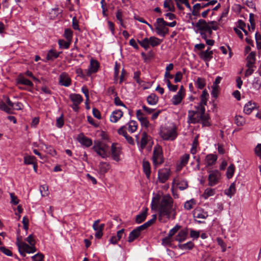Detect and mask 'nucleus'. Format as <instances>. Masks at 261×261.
I'll return each instance as SVG.
<instances>
[{
    "label": "nucleus",
    "instance_id": "de8ad7c7",
    "mask_svg": "<svg viewBox=\"0 0 261 261\" xmlns=\"http://www.w3.org/2000/svg\"><path fill=\"white\" fill-rule=\"evenodd\" d=\"M197 87L200 89H202L205 85V81L203 79L198 77L195 82Z\"/></svg>",
    "mask_w": 261,
    "mask_h": 261
},
{
    "label": "nucleus",
    "instance_id": "c85d7f7f",
    "mask_svg": "<svg viewBox=\"0 0 261 261\" xmlns=\"http://www.w3.org/2000/svg\"><path fill=\"white\" fill-rule=\"evenodd\" d=\"M255 61V54L254 52H251L247 57L246 66H254V64Z\"/></svg>",
    "mask_w": 261,
    "mask_h": 261
},
{
    "label": "nucleus",
    "instance_id": "09e8293b",
    "mask_svg": "<svg viewBox=\"0 0 261 261\" xmlns=\"http://www.w3.org/2000/svg\"><path fill=\"white\" fill-rule=\"evenodd\" d=\"M180 226L176 225L173 228L170 230L168 236L172 238V237L179 230Z\"/></svg>",
    "mask_w": 261,
    "mask_h": 261
},
{
    "label": "nucleus",
    "instance_id": "c756f323",
    "mask_svg": "<svg viewBox=\"0 0 261 261\" xmlns=\"http://www.w3.org/2000/svg\"><path fill=\"white\" fill-rule=\"evenodd\" d=\"M140 234V232H139L136 229H134L129 234L128 242L129 243L133 242L135 239L138 238Z\"/></svg>",
    "mask_w": 261,
    "mask_h": 261
},
{
    "label": "nucleus",
    "instance_id": "a18cd8bd",
    "mask_svg": "<svg viewBox=\"0 0 261 261\" xmlns=\"http://www.w3.org/2000/svg\"><path fill=\"white\" fill-rule=\"evenodd\" d=\"M208 214L206 212H204L203 211H199L198 213H195L194 214V217L195 218H199V219H206L208 217Z\"/></svg>",
    "mask_w": 261,
    "mask_h": 261
},
{
    "label": "nucleus",
    "instance_id": "f257e3e1",
    "mask_svg": "<svg viewBox=\"0 0 261 261\" xmlns=\"http://www.w3.org/2000/svg\"><path fill=\"white\" fill-rule=\"evenodd\" d=\"M176 209L177 205L174 203L172 197L169 194L164 195L158 204L159 221L165 223L170 219H175L177 214Z\"/></svg>",
    "mask_w": 261,
    "mask_h": 261
},
{
    "label": "nucleus",
    "instance_id": "b1692460",
    "mask_svg": "<svg viewBox=\"0 0 261 261\" xmlns=\"http://www.w3.org/2000/svg\"><path fill=\"white\" fill-rule=\"evenodd\" d=\"M217 159L216 155L213 154H210L206 155L205 158V162L207 166H210L215 164Z\"/></svg>",
    "mask_w": 261,
    "mask_h": 261
},
{
    "label": "nucleus",
    "instance_id": "6ab92c4d",
    "mask_svg": "<svg viewBox=\"0 0 261 261\" xmlns=\"http://www.w3.org/2000/svg\"><path fill=\"white\" fill-rule=\"evenodd\" d=\"M111 152L113 159L116 161H119V155L121 153V149L119 147H117L116 144L113 143L111 146Z\"/></svg>",
    "mask_w": 261,
    "mask_h": 261
},
{
    "label": "nucleus",
    "instance_id": "79ce46f5",
    "mask_svg": "<svg viewBox=\"0 0 261 261\" xmlns=\"http://www.w3.org/2000/svg\"><path fill=\"white\" fill-rule=\"evenodd\" d=\"M71 41L67 40L65 41L64 40H59L58 43L60 48H68L70 44Z\"/></svg>",
    "mask_w": 261,
    "mask_h": 261
},
{
    "label": "nucleus",
    "instance_id": "4468645a",
    "mask_svg": "<svg viewBox=\"0 0 261 261\" xmlns=\"http://www.w3.org/2000/svg\"><path fill=\"white\" fill-rule=\"evenodd\" d=\"M165 21L164 20L163 18H158L156 20V22L155 24V30L156 33L160 35L163 33V30L165 27H166V24H165L164 22Z\"/></svg>",
    "mask_w": 261,
    "mask_h": 261
},
{
    "label": "nucleus",
    "instance_id": "5701e85b",
    "mask_svg": "<svg viewBox=\"0 0 261 261\" xmlns=\"http://www.w3.org/2000/svg\"><path fill=\"white\" fill-rule=\"evenodd\" d=\"M256 107V103L255 102H252L251 101L248 102L244 108V112L245 114L249 115L250 114L253 110Z\"/></svg>",
    "mask_w": 261,
    "mask_h": 261
},
{
    "label": "nucleus",
    "instance_id": "6e6d98bb",
    "mask_svg": "<svg viewBox=\"0 0 261 261\" xmlns=\"http://www.w3.org/2000/svg\"><path fill=\"white\" fill-rule=\"evenodd\" d=\"M64 124L63 120V116L62 115L60 117L57 118L56 122V126L58 128H61Z\"/></svg>",
    "mask_w": 261,
    "mask_h": 261
},
{
    "label": "nucleus",
    "instance_id": "603ef678",
    "mask_svg": "<svg viewBox=\"0 0 261 261\" xmlns=\"http://www.w3.org/2000/svg\"><path fill=\"white\" fill-rule=\"evenodd\" d=\"M40 191L42 196H45L48 195V186L43 185L40 186Z\"/></svg>",
    "mask_w": 261,
    "mask_h": 261
},
{
    "label": "nucleus",
    "instance_id": "680f3d73",
    "mask_svg": "<svg viewBox=\"0 0 261 261\" xmlns=\"http://www.w3.org/2000/svg\"><path fill=\"white\" fill-rule=\"evenodd\" d=\"M10 197H11V203L14 205H17L19 200L17 198V197L14 195V193H10Z\"/></svg>",
    "mask_w": 261,
    "mask_h": 261
},
{
    "label": "nucleus",
    "instance_id": "f704fd0d",
    "mask_svg": "<svg viewBox=\"0 0 261 261\" xmlns=\"http://www.w3.org/2000/svg\"><path fill=\"white\" fill-rule=\"evenodd\" d=\"M147 216V210L145 211L141 212L140 214L136 216V222L137 223H141L143 222Z\"/></svg>",
    "mask_w": 261,
    "mask_h": 261
},
{
    "label": "nucleus",
    "instance_id": "e433bc0d",
    "mask_svg": "<svg viewBox=\"0 0 261 261\" xmlns=\"http://www.w3.org/2000/svg\"><path fill=\"white\" fill-rule=\"evenodd\" d=\"M110 166L109 164L101 162L99 165V169L101 174H105L109 170Z\"/></svg>",
    "mask_w": 261,
    "mask_h": 261
},
{
    "label": "nucleus",
    "instance_id": "0e129e2a",
    "mask_svg": "<svg viewBox=\"0 0 261 261\" xmlns=\"http://www.w3.org/2000/svg\"><path fill=\"white\" fill-rule=\"evenodd\" d=\"M257 47L261 49V35L256 33L255 36Z\"/></svg>",
    "mask_w": 261,
    "mask_h": 261
},
{
    "label": "nucleus",
    "instance_id": "7ed1b4c3",
    "mask_svg": "<svg viewBox=\"0 0 261 261\" xmlns=\"http://www.w3.org/2000/svg\"><path fill=\"white\" fill-rule=\"evenodd\" d=\"M160 135L164 140L173 141L177 136V128L173 124L162 127L161 128Z\"/></svg>",
    "mask_w": 261,
    "mask_h": 261
},
{
    "label": "nucleus",
    "instance_id": "49530a36",
    "mask_svg": "<svg viewBox=\"0 0 261 261\" xmlns=\"http://www.w3.org/2000/svg\"><path fill=\"white\" fill-rule=\"evenodd\" d=\"M173 241V240L172 238L169 237V236H167L166 237L162 239V244L165 246H170Z\"/></svg>",
    "mask_w": 261,
    "mask_h": 261
},
{
    "label": "nucleus",
    "instance_id": "4d7b16f0",
    "mask_svg": "<svg viewBox=\"0 0 261 261\" xmlns=\"http://www.w3.org/2000/svg\"><path fill=\"white\" fill-rule=\"evenodd\" d=\"M219 91V86H212V95L213 97L216 98L218 96V94Z\"/></svg>",
    "mask_w": 261,
    "mask_h": 261
},
{
    "label": "nucleus",
    "instance_id": "473e14b6",
    "mask_svg": "<svg viewBox=\"0 0 261 261\" xmlns=\"http://www.w3.org/2000/svg\"><path fill=\"white\" fill-rule=\"evenodd\" d=\"M184 97V95L177 93L176 94L173 96L171 99L172 104L175 106L179 104L181 102Z\"/></svg>",
    "mask_w": 261,
    "mask_h": 261
},
{
    "label": "nucleus",
    "instance_id": "dca6fc26",
    "mask_svg": "<svg viewBox=\"0 0 261 261\" xmlns=\"http://www.w3.org/2000/svg\"><path fill=\"white\" fill-rule=\"evenodd\" d=\"M78 141L83 145L88 147L92 144V141L91 139L85 136L83 133H81L77 137Z\"/></svg>",
    "mask_w": 261,
    "mask_h": 261
},
{
    "label": "nucleus",
    "instance_id": "0eeeda50",
    "mask_svg": "<svg viewBox=\"0 0 261 261\" xmlns=\"http://www.w3.org/2000/svg\"><path fill=\"white\" fill-rule=\"evenodd\" d=\"M208 172V185L214 186L218 183L220 179L221 173L217 170L210 171Z\"/></svg>",
    "mask_w": 261,
    "mask_h": 261
},
{
    "label": "nucleus",
    "instance_id": "bb28decb",
    "mask_svg": "<svg viewBox=\"0 0 261 261\" xmlns=\"http://www.w3.org/2000/svg\"><path fill=\"white\" fill-rule=\"evenodd\" d=\"M125 126H127L126 129H127L129 132L133 133L136 132L137 129L138 123L135 120H130Z\"/></svg>",
    "mask_w": 261,
    "mask_h": 261
},
{
    "label": "nucleus",
    "instance_id": "1a4fd4ad",
    "mask_svg": "<svg viewBox=\"0 0 261 261\" xmlns=\"http://www.w3.org/2000/svg\"><path fill=\"white\" fill-rule=\"evenodd\" d=\"M99 220L95 221L92 226L93 229L96 231L95 237L97 239H100L102 237L103 235L102 231L105 226L104 224H101L99 225Z\"/></svg>",
    "mask_w": 261,
    "mask_h": 261
},
{
    "label": "nucleus",
    "instance_id": "39448f33",
    "mask_svg": "<svg viewBox=\"0 0 261 261\" xmlns=\"http://www.w3.org/2000/svg\"><path fill=\"white\" fill-rule=\"evenodd\" d=\"M137 41L142 47L147 50L149 48V45L153 47L159 45L162 42V40L156 37L151 36L149 38L146 37L141 41L138 39Z\"/></svg>",
    "mask_w": 261,
    "mask_h": 261
},
{
    "label": "nucleus",
    "instance_id": "4be33fe9",
    "mask_svg": "<svg viewBox=\"0 0 261 261\" xmlns=\"http://www.w3.org/2000/svg\"><path fill=\"white\" fill-rule=\"evenodd\" d=\"M210 48L208 47L205 51H202L199 55L201 58L205 61H208L213 58V51L210 50Z\"/></svg>",
    "mask_w": 261,
    "mask_h": 261
},
{
    "label": "nucleus",
    "instance_id": "423d86ee",
    "mask_svg": "<svg viewBox=\"0 0 261 261\" xmlns=\"http://www.w3.org/2000/svg\"><path fill=\"white\" fill-rule=\"evenodd\" d=\"M153 163L155 166L161 165L164 162V158L162 148L159 146L154 147L152 156Z\"/></svg>",
    "mask_w": 261,
    "mask_h": 261
},
{
    "label": "nucleus",
    "instance_id": "ea45409f",
    "mask_svg": "<svg viewBox=\"0 0 261 261\" xmlns=\"http://www.w3.org/2000/svg\"><path fill=\"white\" fill-rule=\"evenodd\" d=\"M193 246H194V244L191 241H190L187 243H185V244H179L178 245V247L179 248H180L181 249H185V250H186V249L190 250L193 248Z\"/></svg>",
    "mask_w": 261,
    "mask_h": 261
},
{
    "label": "nucleus",
    "instance_id": "f8f14e48",
    "mask_svg": "<svg viewBox=\"0 0 261 261\" xmlns=\"http://www.w3.org/2000/svg\"><path fill=\"white\" fill-rule=\"evenodd\" d=\"M196 111H192L190 110L188 112V118L189 120L193 123H195L199 121V119L198 118L199 113H200V109L198 108V107H196Z\"/></svg>",
    "mask_w": 261,
    "mask_h": 261
},
{
    "label": "nucleus",
    "instance_id": "864d4df0",
    "mask_svg": "<svg viewBox=\"0 0 261 261\" xmlns=\"http://www.w3.org/2000/svg\"><path fill=\"white\" fill-rule=\"evenodd\" d=\"M194 204H195V202L193 199L187 201L184 204V207L187 210H190L193 208Z\"/></svg>",
    "mask_w": 261,
    "mask_h": 261
},
{
    "label": "nucleus",
    "instance_id": "f03ea898",
    "mask_svg": "<svg viewBox=\"0 0 261 261\" xmlns=\"http://www.w3.org/2000/svg\"><path fill=\"white\" fill-rule=\"evenodd\" d=\"M195 27L197 28L196 32L199 33L203 39H206V38H211L213 30L217 31L219 29V24L217 21L207 22L202 19L198 20Z\"/></svg>",
    "mask_w": 261,
    "mask_h": 261
},
{
    "label": "nucleus",
    "instance_id": "cd10ccee",
    "mask_svg": "<svg viewBox=\"0 0 261 261\" xmlns=\"http://www.w3.org/2000/svg\"><path fill=\"white\" fill-rule=\"evenodd\" d=\"M99 67V63L98 62L92 59L90 61V67L89 70V72L95 73L97 72Z\"/></svg>",
    "mask_w": 261,
    "mask_h": 261
},
{
    "label": "nucleus",
    "instance_id": "f3484780",
    "mask_svg": "<svg viewBox=\"0 0 261 261\" xmlns=\"http://www.w3.org/2000/svg\"><path fill=\"white\" fill-rule=\"evenodd\" d=\"M123 113L120 110L114 111L110 117L111 122L113 123L117 122L122 116Z\"/></svg>",
    "mask_w": 261,
    "mask_h": 261
},
{
    "label": "nucleus",
    "instance_id": "412c9836",
    "mask_svg": "<svg viewBox=\"0 0 261 261\" xmlns=\"http://www.w3.org/2000/svg\"><path fill=\"white\" fill-rule=\"evenodd\" d=\"M187 235V229H182L179 231L175 238V240L179 242H182L186 239Z\"/></svg>",
    "mask_w": 261,
    "mask_h": 261
},
{
    "label": "nucleus",
    "instance_id": "6e6552de",
    "mask_svg": "<svg viewBox=\"0 0 261 261\" xmlns=\"http://www.w3.org/2000/svg\"><path fill=\"white\" fill-rule=\"evenodd\" d=\"M16 245L21 250L26 252L27 253H33L37 250L34 245H29L24 242H21L18 241L17 242Z\"/></svg>",
    "mask_w": 261,
    "mask_h": 261
},
{
    "label": "nucleus",
    "instance_id": "7c9ffc66",
    "mask_svg": "<svg viewBox=\"0 0 261 261\" xmlns=\"http://www.w3.org/2000/svg\"><path fill=\"white\" fill-rule=\"evenodd\" d=\"M60 53H57L55 50L50 49L48 51L47 56L46 59L47 60H54V59L57 58Z\"/></svg>",
    "mask_w": 261,
    "mask_h": 261
},
{
    "label": "nucleus",
    "instance_id": "a878e982",
    "mask_svg": "<svg viewBox=\"0 0 261 261\" xmlns=\"http://www.w3.org/2000/svg\"><path fill=\"white\" fill-rule=\"evenodd\" d=\"M69 98L73 103L75 104H80L83 100L82 96L78 94H71Z\"/></svg>",
    "mask_w": 261,
    "mask_h": 261
},
{
    "label": "nucleus",
    "instance_id": "2f4dec72",
    "mask_svg": "<svg viewBox=\"0 0 261 261\" xmlns=\"http://www.w3.org/2000/svg\"><path fill=\"white\" fill-rule=\"evenodd\" d=\"M143 169L144 172L146 174L147 177L148 178L150 175V164L148 161H143Z\"/></svg>",
    "mask_w": 261,
    "mask_h": 261
},
{
    "label": "nucleus",
    "instance_id": "aec40b11",
    "mask_svg": "<svg viewBox=\"0 0 261 261\" xmlns=\"http://www.w3.org/2000/svg\"><path fill=\"white\" fill-rule=\"evenodd\" d=\"M208 96L209 95L207 92L205 90H204L202 92V94L200 96V102L197 106L198 108L201 109L202 108H204V106L206 105Z\"/></svg>",
    "mask_w": 261,
    "mask_h": 261
},
{
    "label": "nucleus",
    "instance_id": "052dcab7",
    "mask_svg": "<svg viewBox=\"0 0 261 261\" xmlns=\"http://www.w3.org/2000/svg\"><path fill=\"white\" fill-rule=\"evenodd\" d=\"M0 251L7 256H12V252L9 249L5 248V247L0 246Z\"/></svg>",
    "mask_w": 261,
    "mask_h": 261
},
{
    "label": "nucleus",
    "instance_id": "bf43d9fd",
    "mask_svg": "<svg viewBox=\"0 0 261 261\" xmlns=\"http://www.w3.org/2000/svg\"><path fill=\"white\" fill-rule=\"evenodd\" d=\"M190 234L191 238H193L194 239H197L200 236V231L191 229Z\"/></svg>",
    "mask_w": 261,
    "mask_h": 261
},
{
    "label": "nucleus",
    "instance_id": "9d476101",
    "mask_svg": "<svg viewBox=\"0 0 261 261\" xmlns=\"http://www.w3.org/2000/svg\"><path fill=\"white\" fill-rule=\"evenodd\" d=\"M170 170L168 168H164L159 170L158 179L160 182L165 183L169 178Z\"/></svg>",
    "mask_w": 261,
    "mask_h": 261
},
{
    "label": "nucleus",
    "instance_id": "4c0bfd02",
    "mask_svg": "<svg viewBox=\"0 0 261 261\" xmlns=\"http://www.w3.org/2000/svg\"><path fill=\"white\" fill-rule=\"evenodd\" d=\"M36 158L34 156L27 155L24 157V164L33 165L35 163Z\"/></svg>",
    "mask_w": 261,
    "mask_h": 261
},
{
    "label": "nucleus",
    "instance_id": "5fc2aeb1",
    "mask_svg": "<svg viewBox=\"0 0 261 261\" xmlns=\"http://www.w3.org/2000/svg\"><path fill=\"white\" fill-rule=\"evenodd\" d=\"M64 37L68 40L71 41L72 37V31L69 29H66L64 32Z\"/></svg>",
    "mask_w": 261,
    "mask_h": 261
},
{
    "label": "nucleus",
    "instance_id": "a211bd4d",
    "mask_svg": "<svg viewBox=\"0 0 261 261\" xmlns=\"http://www.w3.org/2000/svg\"><path fill=\"white\" fill-rule=\"evenodd\" d=\"M16 83L17 85H24L25 86H30L32 87L33 86V83L30 81L29 80L25 78L24 76L20 74L18 75V77L16 79Z\"/></svg>",
    "mask_w": 261,
    "mask_h": 261
},
{
    "label": "nucleus",
    "instance_id": "774afa93",
    "mask_svg": "<svg viewBox=\"0 0 261 261\" xmlns=\"http://www.w3.org/2000/svg\"><path fill=\"white\" fill-rule=\"evenodd\" d=\"M92 113L93 116L98 119H100L101 118V114L100 112L96 108H93L92 110Z\"/></svg>",
    "mask_w": 261,
    "mask_h": 261
},
{
    "label": "nucleus",
    "instance_id": "37998d69",
    "mask_svg": "<svg viewBox=\"0 0 261 261\" xmlns=\"http://www.w3.org/2000/svg\"><path fill=\"white\" fill-rule=\"evenodd\" d=\"M147 134L146 132H143L142 134V137L141 140V147L142 149H143L145 147L146 145L147 144Z\"/></svg>",
    "mask_w": 261,
    "mask_h": 261
},
{
    "label": "nucleus",
    "instance_id": "c9c22d12",
    "mask_svg": "<svg viewBox=\"0 0 261 261\" xmlns=\"http://www.w3.org/2000/svg\"><path fill=\"white\" fill-rule=\"evenodd\" d=\"M163 6L165 8H167L169 11L174 12L175 11V7L172 0H165Z\"/></svg>",
    "mask_w": 261,
    "mask_h": 261
},
{
    "label": "nucleus",
    "instance_id": "13d9d810",
    "mask_svg": "<svg viewBox=\"0 0 261 261\" xmlns=\"http://www.w3.org/2000/svg\"><path fill=\"white\" fill-rule=\"evenodd\" d=\"M114 103L115 105L117 106H122L125 108H127L126 106L122 102V101L120 100L119 97L117 96H115L114 98Z\"/></svg>",
    "mask_w": 261,
    "mask_h": 261
},
{
    "label": "nucleus",
    "instance_id": "ddd939ff",
    "mask_svg": "<svg viewBox=\"0 0 261 261\" xmlns=\"http://www.w3.org/2000/svg\"><path fill=\"white\" fill-rule=\"evenodd\" d=\"M126 129V126L125 125L122 126L118 129V133L119 135L123 136L129 144L130 145H134V139L131 136H129L127 134Z\"/></svg>",
    "mask_w": 261,
    "mask_h": 261
},
{
    "label": "nucleus",
    "instance_id": "2eb2a0df",
    "mask_svg": "<svg viewBox=\"0 0 261 261\" xmlns=\"http://www.w3.org/2000/svg\"><path fill=\"white\" fill-rule=\"evenodd\" d=\"M59 84L65 87H68L71 85V79L67 73L63 72L60 75Z\"/></svg>",
    "mask_w": 261,
    "mask_h": 261
},
{
    "label": "nucleus",
    "instance_id": "20e7f679",
    "mask_svg": "<svg viewBox=\"0 0 261 261\" xmlns=\"http://www.w3.org/2000/svg\"><path fill=\"white\" fill-rule=\"evenodd\" d=\"M93 149L101 158H106L109 150L108 145L102 141H95L94 142Z\"/></svg>",
    "mask_w": 261,
    "mask_h": 261
},
{
    "label": "nucleus",
    "instance_id": "3c124183",
    "mask_svg": "<svg viewBox=\"0 0 261 261\" xmlns=\"http://www.w3.org/2000/svg\"><path fill=\"white\" fill-rule=\"evenodd\" d=\"M44 258V255L41 253H38L32 256L33 261H43Z\"/></svg>",
    "mask_w": 261,
    "mask_h": 261
},
{
    "label": "nucleus",
    "instance_id": "72a5a7b5",
    "mask_svg": "<svg viewBox=\"0 0 261 261\" xmlns=\"http://www.w3.org/2000/svg\"><path fill=\"white\" fill-rule=\"evenodd\" d=\"M236 191L235 184L233 182L228 189L225 190L224 193L228 196L231 197L235 194Z\"/></svg>",
    "mask_w": 261,
    "mask_h": 261
},
{
    "label": "nucleus",
    "instance_id": "a19ab883",
    "mask_svg": "<svg viewBox=\"0 0 261 261\" xmlns=\"http://www.w3.org/2000/svg\"><path fill=\"white\" fill-rule=\"evenodd\" d=\"M235 170V167L233 164L230 165L227 169L226 175L228 178L232 177Z\"/></svg>",
    "mask_w": 261,
    "mask_h": 261
},
{
    "label": "nucleus",
    "instance_id": "c03bdc74",
    "mask_svg": "<svg viewBox=\"0 0 261 261\" xmlns=\"http://www.w3.org/2000/svg\"><path fill=\"white\" fill-rule=\"evenodd\" d=\"M214 194H215L214 189L207 188V189H205V190L204 191V192L202 195V197L204 199H207L210 196L214 195Z\"/></svg>",
    "mask_w": 261,
    "mask_h": 261
},
{
    "label": "nucleus",
    "instance_id": "e2e57ef3",
    "mask_svg": "<svg viewBox=\"0 0 261 261\" xmlns=\"http://www.w3.org/2000/svg\"><path fill=\"white\" fill-rule=\"evenodd\" d=\"M248 67L247 70H246L245 75L247 77L248 76L251 75L254 72L253 67L254 66H246Z\"/></svg>",
    "mask_w": 261,
    "mask_h": 261
},
{
    "label": "nucleus",
    "instance_id": "8fccbe9b",
    "mask_svg": "<svg viewBox=\"0 0 261 261\" xmlns=\"http://www.w3.org/2000/svg\"><path fill=\"white\" fill-rule=\"evenodd\" d=\"M235 123L238 126H242L245 123L244 118L240 115L235 117Z\"/></svg>",
    "mask_w": 261,
    "mask_h": 261
},
{
    "label": "nucleus",
    "instance_id": "9b49d317",
    "mask_svg": "<svg viewBox=\"0 0 261 261\" xmlns=\"http://www.w3.org/2000/svg\"><path fill=\"white\" fill-rule=\"evenodd\" d=\"M199 121L200 120L203 126H208L210 125L209 122V116L205 113V108L200 109L199 115L198 117Z\"/></svg>",
    "mask_w": 261,
    "mask_h": 261
},
{
    "label": "nucleus",
    "instance_id": "69168bd1",
    "mask_svg": "<svg viewBox=\"0 0 261 261\" xmlns=\"http://www.w3.org/2000/svg\"><path fill=\"white\" fill-rule=\"evenodd\" d=\"M182 77V74L180 71L176 72L174 77V81L175 83H178L181 81Z\"/></svg>",
    "mask_w": 261,
    "mask_h": 261
},
{
    "label": "nucleus",
    "instance_id": "58836bf2",
    "mask_svg": "<svg viewBox=\"0 0 261 261\" xmlns=\"http://www.w3.org/2000/svg\"><path fill=\"white\" fill-rule=\"evenodd\" d=\"M190 155L189 154H185L181 156L180 163V166L181 168L183 167L187 164Z\"/></svg>",
    "mask_w": 261,
    "mask_h": 261
},
{
    "label": "nucleus",
    "instance_id": "393cba45",
    "mask_svg": "<svg viewBox=\"0 0 261 261\" xmlns=\"http://www.w3.org/2000/svg\"><path fill=\"white\" fill-rule=\"evenodd\" d=\"M147 102L150 105H155L159 101V97L154 93H151L147 97Z\"/></svg>",
    "mask_w": 261,
    "mask_h": 261
},
{
    "label": "nucleus",
    "instance_id": "338daca9",
    "mask_svg": "<svg viewBox=\"0 0 261 261\" xmlns=\"http://www.w3.org/2000/svg\"><path fill=\"white\" fill-rule=\"evenodd\" d=\"M140 122L141 125L145 127L146 128H147L149 124V122L148 120L147 117H144L143 119H141V120H139Z\"/></svg>",
    "mask_w": 261,
    "mask_h": 261
}]
</instances>
